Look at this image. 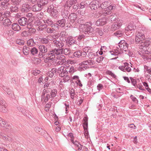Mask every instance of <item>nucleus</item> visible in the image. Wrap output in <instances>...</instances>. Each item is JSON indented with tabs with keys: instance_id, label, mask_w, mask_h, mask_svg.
I'll use <instances>...</instances> for the list:
<instances>
[{
	"instance_id": "obj_39",
	"label": "nucleus",
	"mask_w": 151,
	"mask_h": 151,
	"mask_svg": "<svg viewBox=\"0 0 151 151\" xmlns=\"http://www.w3.org/2000/svg\"><path fill=\"white\" fill-rule=\"evenodd\" d=\"M38 1L40 4V5L42 8L45 6L48 3V0H40Z\"/></svg>"
},
{
	"instance_id": "obj_48",
	"label": "nucleus",
	"mask_w": 151,
	"mask_h": 151,
	"mask_svg": "<svg viewBox=\"0 0 151 151\" xmlns=\"http://www.w3.org/2000/svg\"><path fill=\"white\" fill-rule=\"evenodd\" d=\"M79 6V9H83L85 8L86 6V3L82 2L80 3L79 4H78Z\"/></svg>"
},
{
	"instance_id": "obj_26",
	"label": "nucleus",
	"mask_w": 151,
	"mask_h": 151,
	"mask_svg": "<svg viewBox=\"0 0 151 151\" xmlns=\"http://www.w3.org/2000/svg\"><path fill=\"white\" fill-rule=\"evenodd\" d=\"M71 141L75 145L78 147V150H81L83 147V145H81L76 140L74 141L73 139H70Z\"/></svg>"
},
{
	"instance_id": "obj_30",
	"label": "nucleus",
	"mask_w": 151,
	"mask_h": 151,
	"mask_svg": "<svg viewBox=\"0 0 151 151\" xmlns=\"http://www.w3.org/2000/svg\"><path fill=\"white\" fill-rule=\"evenodd\" d=\"M55 52V54L56 56L62 55L63 53V48L54 49Z\"/></svg>"
},
{
	"instance_id": "obj_31",
	"label": "nucleus",
	"mask_w": 151,
	"mask_h": 151,
	"mask_svg": "<svg viewBox=\"0 0 151 151\" xmlns=\"http://www.w3.org/2000/svg\"><path fill=\"white\" fill-rule=\"evenodd\" d=\"M65 22V20L64 19H62L57 22V25L61 27H63L64 26Z\"/></svg>"
},
{
	"instance_id": "obj_41",
	"label": "nucleus",
	"mask_w": 151,
	"mask_h": 151,
	"mask_svg": "<svg viewBox=\"0 0 151 151\" xmlns=\"http://www.w3.org/2000/svg\"><path fill=\"white\" fill-rule=\"evenodd\" d=\"M7 4L4 2H2L0 3V9H3V10L6 9L7 7Z\"/></svg>"
},
{
	"instance_id": "obj_37",
	"label": "nucleus",
	"mask_w": 151,
	"mask_h": 151,
	"mask_svg": "<svg viewBox=\"0 0 151 151\" xmlns=\"http://www.w3.org/2000/svg\"><path fill=\"white\" fill-rule=\"evenodd\" d=\"M108 1H105L104 2L102 3L101 4L100 3V8H101L102 9H106V8H107L108 6Z\"/></svg>"
},
{
	"instance_id": "obj_36",
	"label": "nucleus",
	"mask_w": 151,
	"mask_h": 151,
	"mask_svg": "<svg viewBox=\"0 0 151 151\" xmlns=\"http://www.w3.org/2000/svg\"><path fill=\"white\" fill-rule=\"evenodd\" d=\"M36 44L33 39L32 38L29 40L27 42V44L28 46L32 47L34 46Z\"/></svg>"
},
{
	"instance_id": "obj_3",
	"label": "nucleus",
	"mask_w": 151,
	"mask_h": 151,
	"mask_svg": "<svg viewBox=\"0 0 151 151\" xmlns=\"http://www.w3.org/2000/svg\"><path fill=\"white\" fill-rule=\"evenodd\" d=\"M0 127H3L4 129L2 130V132L7 133L9 132V130L11 129V126L8 125L2 118L0 117Z\"/></svg>"
},
{
	"instance_id": "obj_4",
	"label": "nucleus",
	"mask_w": 151,
	"mask_h": 151,
	"mask_svg": "<svg viewBox=\"0 0 151 151\" xmlns=\"http://www.w3.org/2000/svg\"><path fill=\"white\" fill-rule=\"evenodd\" d=\"M128 44L125 42V40H121L118 43V47H117L119 50H124L126 51L128 49Z\"/></svg>"
},
{
	"instance_id": "obj_19",
	"label": "nucleus",
	"mask_w": 151,
	"mask_h": 151,
	"mask_svg": "<svg viewBox=\"0 0 151 151\" xmlns=\"http://www.w3.org/2000/svg\"><path fill=\"white\" fill-rule=\"evenodd\" d=\"M68 19L70 20V22L72 23H73L76 19L77 18V15L75 13H71L70 14L68 17Z\"/></svg>"
},
{
	"instance_id": "obj_49",
	"label": "nucleus",
	"mask_w": 151,
	"mask_h": 151,
	"mask_svg": "<svg viewBox=\"0 0 151 151\" xmlns=\"http://www.w3.org/2000/svg\"><path fill=\"white\" fill-rule=\"evenodd\" d=\"M144 31L142 30L138 31H137L136 36H143V38H145V35H144Z\"/></svg>"
},
{
	"instance_id": "obj_2",
	"label": "nucleus",
	"mask_w": 151,
	"mask_h": 151,
	"mask_svg": "<svg viewBox=\"0 0 151 151\" xmlns=\"http://www.w3.org/2000/svg\"><path fill=\"white\" fill-rule=\"evenodd\" d=\"M83 27V30L85 31V33L87 36H94L96 35V31L91 27V24L90 22H87L85 24L82 25Z\"/></svg>"
},
{
	"instance_id": "obj_16",
	"label": "nucleus",
	"mask_w": 151,
	"mask_h": 151,
	"mask_svg": "<svg viewBox=\"0 0 151 151\" xmlns=\"http://www.w3.org/2000/svg\"><path fill=\"white\" fill-rule=\"evenodd\" d=\"M31 7L27 3L23 4L21 8V11L22 12H27L31 9Z\"/></svg>"
},
{
	"instance_id": "obj_23",
	"label": "nucleus",
	"mask_w": 151,
	"mask_h": 151,
	"mask_svg": "<svg viewBox=\"0 0 151 151\" xmlns=\"http://www.w3.org/2000/svg\"><path fill=\"white\" fill-rule=\"evenodd\" d=\"M84 122L83 123L84 129H88V118L87 116L84 117L83 118Z\"/></svg>"
},
{
	"instance_id": "obj_58",
	"label": "nucleus",
	"mask_w": 151,
	"mask_h": 151,
	"mask_svg": "<svg viewBox=\"0 0 151 151\" xmlns=\"http://www.w3.org/2000/svg\"><path fill=\"white\" fill-rule=\"evenodd\" d=\"M66 61V58L62 59V60H59L57 63V64L60 65L63 64Z\"/></svg>"
},
{
	"instance_id": "obj_28",
	"label": "nucleus",
	"mask_w": 151,
	"mask_h": 151,
	"mask_svg": "<svg viewBox=\"0 0 151 151\" xmlns=\"http://www.w3.org/2000/svg\"><path fill=\"white\" fill-rule=\"evenodd\" d=\"M30 52V48L29 47L25 46H24L23 47V52L24 55H27Z\"/></svg>"
},
{
	"instance_id": "obj_46",
	"label": "nucleus",
	"mask_w": 151,
	"mask_h": 151,
	"mask_svg": "<svg viewBox=\"0 0 151 151\" xmlns=\"http://www.w3.org/2000/svg\"><path fill=\"white\" fill-rule=\"evenodd\" d=\"M57 93V91L56 89H54L51 90L50 93V96L52 98L55 97L56 96Z\"/></svg>"
},
{
	"instance_id": "obj_63",
	"label": "nucleus",
	"mask_w": 151,
	"mask_h": 151,
	"mask_svg": "<svg viewBox=\"0 0 151 151\" xmlns=\"http://www.w3.org/2000/svg\"><path fill=\"white\" fill-rule=\"evenodd\" d=\"M34 61L35 64H38L40 63L41 62V60L38 58H35L34 59Z\"/></svg>"
},
{
	"instance_id": "obj_24",
	"label": "nucleus",
	"mask_w": 151,
	"mask_h": 151,
	"mask_svg": "<svg viewBox=\"0 0 151 151\" xmlns=\"http://www.w3.org/2000/svg\"><path fill=\"white\" fill-rule=\"evenodd\" d=\"M68 9H63L61 12V14L63 18H66L68 17V15L69 14V11Z\"/></svg>"
},
{
	"instance_id": "obj_8",
	"label": "nucleus",
	"mask_w": 151,
	"mask_h": 151,
	"mask_svg": "<svg viewBox=\"0 0 151 151\" xmlns=\"http://www.w3.org/2000/svg\"><path fill=\"white\" fill-rule=\"evenodd\" d=\"M58 75L61 77H63L65 75L67 74V70L66 68L63 66H61L58 68Z\"/></svg>"
},
{
	"instance_id": "obj_18",
	"label": "nucleus",
	"mask_w": 151,
	"mask_h": 151,
	"mask_svg": "<svg viewBox=\"0 0 151 151\" xmlns=\"http://www.w3.org/2000/svg\"><path fill=\"white\" fill-rule=\"evenodd\" d=\"M48 45H42L39 46V48L40 52L42 54L45 53L48 51Z\"/></svg>"
},
{
	"instance_id": "obj_61",
	"label": "nucleus",
	"mask_w": 151,
	"mask_h": 151,
	"mask_svg": "<svg viewBox=\"0 0 151 151\" xmlns=\"http://www.w3.org/2000/svg\"><path fill=\"white\" fill-rule=\"evenodd\" d=\"M142 58L144 59H146V60L150 59L151 60V56H150V53L148 55H146L143 57Z\"/></svg>"
},
{
	"instance_id": "obj_34",
	"label": "nucleus",
	"mask_w": 151,
	"mask_h": 151,
	"mask_svg": "<svg viewBox=\"0 0 151 151\" xmlns=\"http://www.w3.org/2000/svg\"><path fill=\"white\" fill-rule=\"evenodd\" d=\"M80 66L78 68V70L80 71L84 70L89 68L88 66L83 65L82 62L79 64Z\"/></svg>"
},
{
	"instance_id": "obj_35",
	"label": "nucleus",
	"mask_w": 151,
	"mask_h": 151,
	"mask_svg": "<svg viewBox=\"0 0 151 151\" xmlns=\"http://www.w3.org/2000/svg\"><path fill=\"white\" fill-rule=\"evenodd\" d=\"M41 23V22L39 20H37L35 22V24L36 25L39 26L40 27H43L42 29L45 28L47 27V24H42Z\"/></svg>"
},
{
	"instance_id": "obj_45",
	"label": "nucleus",
	"mask_w": 151,
	"mask_h": 151,
	"mask_svg": "<svg viewBox=\"0 0 151 151\" xmlns=\"http://www.w3.org/2000/svg\"><path fill=\"white\" fill-rule=\"evenodd\" d=\"M13 5L18 6L20 4L22 0H10Z\"/></svg>"
},
{
	"instance_id": "obj_25",
	"label": "nucleus",
	"mask_w": 151,
	"mask_h": 151,
	"mask_svg": "<svg viewBox=\"0 0 151 151\" xmlns=\"http://www.w3.org/2000/svg\"><path fill=\"white\" fill-rule=\"evenodd\" d=\"M55 50L54 49L51 50L47 53L48 55H49L51 59L53 60L54 58L55 57L56 55L55 54Z\"/></svg>"
},
{
	"instance_id": "obj_38",
	"label": "nucleus",
	"mask_w": 151,
	"mask_h": 151,
	"mask_svg": "<svg viewBox=\"0 0 151 151\" xmlns=\"http://www.w3.org/2000/svg\"><path fill=\"white\" fill-rule=\"evenodd\" d=\"M66 70H67V74L68 72H69L71 74H73L75 71L74 68L73 66L71 67L68 66L66 68Z\"/></svg>"
},
{
	"instance_id": "obj_62",
	"label": "nucleus",
	"mask_w": 151,
	"mask_h": 151,
	"mask_svg": "<svg viewBox=\"0 0 151 151\" xmlns=\"http://www.w3.org/2000/svg\"><path fill=\"white\" fill-rule=\"evenodd\" d=\"M58 25H57V22H56V24H52V25H51V28L52 29H53V30H56L58 28Z\"/></svg>"
},
{
	"instance_id": "obj_56",
	"label": "nucleus",
	"mask_w": 151,
	"mask_h": 151,
	"mask_svg": "<svg viewBox=\"0 0 151 151\" xmlns=\"http://www.w3.org/2000/svg\"><path fill=\"white\" fill-rule=\"evenodd\" d=\"M77 22L79 24H80L81 25V26L83 28V27L82 26L84 24H83L84 22V20L83 19L81 18H80L77 20Z\"/></svg>"
},
{
	"instance_id": "obj_1",
	"label": "nucleus",
	"mask_w": 151,
	"mask_h": 151,
	"mask_svg": "<svg viewBox=\"0 0 151 151\" xmlns=\"http://www.w3.org/2000/svg\"><path fill=\"white\" fill-rule=\"evenodd\" d=\"M151 43V38L144 40L142 44L139 46V50L138 51V53L142 57L146 55H148L150 52L147 49Z\"/></svg>"
},
{
	"instance_id": "obj_55",
	"label": "nucleus",
	"mask_w": 151,
	"mask_h": 151,
	"mask_svg": "<svg viewBox=\"0 0 151 151\" xmlns=\"http://www.w3.org/2000/svg\"><path fill=\"white\" fill-rule=\"evenodd\" d=\"M143 40H142L141 39H140V38H139V37L136 36L135 38V42L136 43H142V42Z\"/></svg>"
},
{
	"instance_id": "obj_50",
	"label": "nucleus",
	"mask_w": 151,
	"mask_h": 151,
	"mask_svg": "<svg viewBox=\"0 0 151 151\" xmlns=\"http://www.w3.org/2000/svg\"><path fill=\"white\" fill-rule=\"evenodd\" d=\"M65 76L63 77V78L62 81H63V82H65L69 81L70 79V78L69 76L67 74L65 75Z\"/></svg>"
},
{
	"instance_id": "obj_42",
	"label": "nucleus",
	"mask_w": 151,
	"mask_h": 151,
	"mask_svg": "<svg viewBox=\"0 0 151 151\" xmlns=\"http://www.w3.org/2000/svg\"><path fill=\"white\" fill-rule=\"evenodd\" d=\"M48 37H47L46 38L43 37L41 38L40 41L43 44H47L49 42V40L48 38Z\"/></svg>"
},
{
	"instance_id": "obj_21",
	"label": "nucleus",
	"mask_w": 151,
	"mask_h": 151,
	"mask_svg": "<svg viewBox=\"0 0 151 151\" xmlns=\"http://www.w3.org/2000/svg\"><path fill=\"white\" fill-rule=\"evenodd\" d=\"M87 52L88 53V57L90 59H93L97 55L96 53L93 52H91L90 50H88Z\"/></svg>"
},
{
	"instance_id": "obj_9",
	"label": "nucleus",
	"mask_w": 151,
	"mask_h": 151,
	"mask_svg": "<svg viewBox=\"0 0 151 151\" xmlns=\"http://www.w3.org/2000/svg\"><path fill=\"white\" fill-rule=\"evenodd\" d=\"M99 4V1L96 0L95 1H93L91 2L90 3L89 6L91 9L95 10L98 8H100Z\"/></svg>"
},
{
	"instance_id": "obj_17",
	"label": "nucleus",
	"mask_w": 151,
	"mask_h": 151,
	"mask_svg": "<svg viewBox=\"0 0 151 151\" xmlns=\"http://www.w3.org/2000/svg\"><path fill=\"white\" fill-rule=\"evenodd\" d=\"M48 12L50 13L52 15H56V13L57 11L56 9H54V7L53 5H51L48 6L47 9Z\"/></svg>"
},
{
	"instance_id": "obj_40",
	"label": "nucleus",
	"mask_w": 151,
	"mask_h": 151,
	"mask_svg": "<svg viewBox=\"0 0 151 151\" xmlns=\"http://www.w3.org/2000/svg\"><path fill=\"white\" fill-rule=\"evenodd\" d=\"M43 21L45 24H47L48 25L51 26L53 23V22L50 19H47L43 20Z\"/></svg>"
},
{
	"instance_id": "obj_15",
	"label": "nucleus",
	"mask_w": 151,
	"mask_h": 151,
	"mask_svg": "<svg viewBox=\"0 0 151 151\" xmlns=\"http://www.w3.org/2000/svg\"><path fill=\"white\" fill-rule=\"evenodd\" d=\"M42 9V8L38 1H37L36 4L34 5L32 7V9L34 12L40 11Z\"/></svg>"
},
{
	"instance_id": "obj_57",
	"label": "nucleus",
	"mask_w": 151,
	"mask_h": 151,
	"mask_svg": "<svg viewBox=\"0 0 151 151\" xmlns=\"http://www.w3.org/2000/svg\"><path fill=\"white\" fill-rule=\"evenodd\" d=\"M60 35L62 37H63L65 38H66L67 37V32L65 31H62L60 33Z\"/></svg>"
},
{
	"instance_id": "obj_29",
	"label": "nucleus",
	"mask_w": 151,
	"mask_h": 151,
	"mask_svg": "<svg viewBox=\"0 0 151 151\" xmlns=\"http://www.w3.org/2000/svg\"><path fill=\"white\" fill-rule=\"evenodd\" d=\"M38 49L35 47L30 49V52L32 55L36 56L38 54Z\"/></svg>"
},
{
	"instance_id": "obj_27",
	"label": "nucleus",
	"mask_w": 151,
	"mask_h": 151,
	"mask_svg": "<svg viewBox=\"0 0 151 151\" xmlns=\"http://www.w3.org/2000/svg\"><path fill=\"white\" fill-rule=\"evenodd\" d=\"M66 42L70 45L75 43L76 41L73 39V37L71 36L67 38L66 40Z\"/></svg>"
},
{
	"instance_id": "obj_44",
	"label": "nucleus",
	"mask_w": 151,
	"mask_h": 151,
	"mask_svg": "<svg viewBox=\"0 0 151 151\" xmlns=\"http://www.w3.org/2000/svg\"><path fill=\"white\" fill-rule=\"evenodd\" d=\"M103 15L104 16H106L112 13V11L111 10H108L107 9L104 10L102 12Z\"/></svg>"
},
{
	"instance_id": "obj_22",
	"label": "nucleus",
	"mask_w": 151,
	"mask_h": 151,
	"mask_svg": "<svg viewBox=\"0 0 151 151\" xmlns=\"http://www.w3.org/2000/svg\"><path fill=\"white\" fill-rule=\"evenodd\" d=\"M12 28L14 31H18L21 29V27L17 23H13L12 25Z\"/></svg>"
},
{
	"instance_id": "obj_5",
	"label": "nucleus",
	"mask_w": 151,
	"mask_h": 151,
	"mask_svg": "<svg viewBox=\"0 0 151 151\" xmlns=\"http://www.w3.org/2000/svg\"><path fill=\"white\" fill-rule=\"evenodd\" d=\"M132 67L131 65L127 63H125L123 64L122 66H120L118 68L124 72L127 71L129 72L131 71V69L130 67Z\"/></svg>"
},
{
	"instance_id": "obj_64",
	"label": "nucleus",
	"mask_w": 151,
	"mask_h": 151,
	"mask_svg": "<svg viewBox=\"0 0 151 151\" xmlns=\"http://www.w3.org/2000/svg\"><path fill=\"white\" fill-rule=\"evenodd\" d=\"M97 88V90L100 91L103 88V86L101 84L99 83L98 85Z\"/></svg>"
},
{
	"instance_id": "obj_13",
	"label": "nucleus",
	"mask_w": 151,
	"mask_h": 151,
	"mask_svg": "<svg viewBox=\"0 0 151 151\" xmlns=\"http://www.w3.org/2000/svg\"><path fill=\"white\" fill-rule=\"evenodd\" d=\"M28 19L24 17H22L20 18L18 20V22L20 25L22 26H24L27 23Z\"/></svg>"
},
{
	"instance_id": "obj_11",
	"label": "nucleus",
	"mask_w": 151,
	"mask_h": 151,
	"mask_svg": "<svg viewBox=\"0 0 151 151\" xmlns=\"http://www.w3.org/2000/svg\"><path fill=\"white\" fill-rule=\"evenodd\" d=\"M136 28V27L133 23H130L128 25L126 28L125 31H132L131 32L132 35H133L134 33V31Z\"/></svg>"
},
{
	"instance_id": "obj_6",
	"label": "nucleus",
	"mask_w": 151,
	"mask_h": 151,
	"mask_svg": "<svg viewBox=\"0 0 151 151\" xmlns=\"http://www.w3.org/2000/svg\"><path fill=\"white\" fill-rule=\"evenodd\" d=\"M76 0H68L65 3L64 7L67 9H69L74 4H76Z\"/></svg>"
},
{
	"instance_id": "obj_32",
	"label": "nucleus",
	"mask_w": 151,
	"mask_h": 151,
	"mask_svg": "<svg viewBox=\"0 0 151 151\" xmlns=\"http://www.w3.org/2000/svg\"><path fill=\"white\" fill-rule=\"evenodd\" d=\"M93 63L94 62L93 60H86L82 62V64H83V65H87V66L93 65Z\"/></svg>"
},
{
	"instance_id": "obj_20",
	"label": "nucleus",
	"mask_w": 151,
	"mask_h": 151,
	"mask_svg": "<svg viewBox=\"0 0 151 151\" xmlns=\"http://www.w3.org/2000/svg\"><path fill=\"white\" fill-rule=\"evenodd\" d=\"M5 133L0 132V137L2 138L5 141L8 140L9 142L12 141V139L9 137L4 134Z\"/></svg>"
},
{
	"instance_id": "obj_53",
	"label": "nucleus",
	"mask_w": 151,
	"mask_h": 151,
	"mask_svg": "<svg viewBox=\"0 0 151 151\" xmlns=\"http://www.w3.org/2000/svg\"><path fill=\"white\" fill-rule=\"evenodd\" d=\"M104 58V57L101 56H99L96 60V61L98 63H100L102 62Z\"/></svg>"
},
{
	"instance_id": "obj_14",
	"label": "nucleus",
	"mask_w": 151,
	"mask_h": 151,
	"mask_svg": "<svg viewBox=\"0 0 151 151\" xmlns=\"http://www.w3.org/2000/svg\"><path fill=\"white\" fill-rule=\"evenodd\" d=\"M106 23V19L104 17L99 19L96 22L95 24L98 26H101L105 25Z\"/></svg>"
},
{
	"instance_id": "obj_12",
	"label": "nucleus",
	"mask_w": 151,
	"mask_h": 151,
	"mask_svg": "<svg viewBox=\"0 0 151 151\" xmlns=\"http://www.w3.org/2000/svg\"><path fill=\"white\" fill-rule=\"evenodd\" d=\"M122 24V22L120 21L114 23L111 26V30L114 31L119 29L121 27Z\"/></svg>"
},
{
	"instance_id": "obj_33",
	"label": "nucleus",
	"mask_w": 151,
	"mask_h": 151,
	"mask_svg": "<svg viewBox=\"0 0 151 151\" xmlns=\"http://www.w3.org/2000/svg\"><path fill=\"white\" fill-rule=\"evenodd\" d=\"M3 23L5 26H9L11 25L12 22L9 19L6 18L3 20Z\"/></svg>"
},
{
	"instance_id": "obj_60",
	"label": "nucleus",
	"mask_w": 151,
	"mask_h": 151,
	"mask_svg": "<svg viewBox=\"0 0 151 151\" xmlns=\"http://www.w3.org/2000/svg\"><path fill=\"white\" fill-rule=\"evenodd\" d=\"M130 79L131 80V83L134 86H135L136 85H137V83L136 80L134 79H133L132 77H130Z\"/></svg>"
},
{
	"instance_id": "obj_47",
	"label": "nucleus",
	"mask_w": 151,
	"mask_h": 151,
	"mask_svg": "<svg viewBox=\"0 0 151 151\" xmlns=\"http://www.w3.org/2000/svg\"><path fill=\"white\" fill-rule=\"evenodd\" d=\"M18 6H12L10 7L11 12H17L18 11Z\"/></svg>"
},
{
	"instance_id": "obj_51",
	"label": "nucleus",
	"mask_w": 151,
	"mask_h": 151,
	"mask_svg": "<svg viewBox=\"0 0 151 151\" xmlns=\"http://www.w3.org/2000/svg\"><path fill=\"white\" fill-rule=\"evenodd\" d=\"M117 50H114V51H111V55H117L118 54H119L120 52V51L119 50H118V49L117 48Z\"/></svg>"
},
{
	"instance_id": "obj_54",
	"label": "nucleus",
	"mask_w": 151,
	"mask_h": 151,
	"mask_svg": "<svg viewBox=\"0 0 151 151\" xmlns=\"http://www.w3.org/2000/svg\"><path fill=\"white\" fill-rule=\"evenodd\" d=\"M123 32L120 31H118L114 33V34L117 37H120L123 35Z\"/></svg>"
},
{
	"instance_id": "obj_59",
	"label": "nucleus",
	"mask_w": 151,
	"mask_h": 151,
	"mask_svg": "<svg viewBox=\"0 0 151 151\" xmlns=\"http://www.w3.org/2000/svg\"><path fill=\"white\" fill-rule=\"evenodd\" d=\"M106 73L107 74L110 75L112 77L114 78H115L116 76L115 75L114 73H113L110 70H107L106 71Z\"/></svg>"
},
{
	"instance_id": "obj_7",
	"label": "nucleus",
	"mask_w": 151,
	"mask_h": 151,
	"mask_svg": "<svg viewBox=\"0 0 151 151\" xmlns=\"http://www.w3.org/2000/svg\"><path fill=\"white\" fill-rule=\"evenodd\" d=\"M7 105L6 102L2 98H0V111L5 113L7 111Z\"/></svg>"
},
{
	"instance_id": "obj_43",
	"label": "nucleus",
	"mask_w": 151,
	"mask_h": 151,
	"mask_svg": "<svg viewBox=\"0 0 151 151\" xmlns=\"http://www.w3.org/2000/svg\"><path fill=\"white\" fill-rule=\"evenodd\" d=\"M70 96L72 99H74L75 95V90L73 88H71L69 90Z\"/></svg>"
},
{
	"instance_id": "obj_10",
	"label": "nucleus",
	"mask_w": 151,
	"mask_h": 151,
	"mask_svg": "<svg viewBox=\"0 0 151 151\" xmlns=\"http://www.w3.org/2000/svg\"><path fill=\"white\" fill-rule=\"evenodd\" d=\"M54 46L58 48H62L64 46V44L63 41L61 40H57L55 39L52 42Z\"/></svg>"
},
{
	"instance_id": "obj_52",
	"label": "nucleus",
	"mask_w": 151,
	"mask_h": 151,
	"mask_svg": "<svg viewBox=\"0 0 151 151\" xmlns=\"http://www.w3.org/2000/svg\"><path fill=\"white\" fill-rule=\"evenodd\" d=\"M73 55L75 57L79 58L81 55V52L80 50L76 51L73 53Z\"/></svg>"
}]
</instances>
